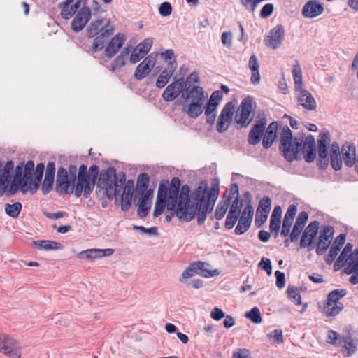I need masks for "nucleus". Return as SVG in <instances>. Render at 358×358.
<instances>
[{"mask_svg": "<svg viewBox=\"0 0 358 358\" xmlns=\"http://www.w3.org/2000/svg\"><path fill=\"white\" fill-rule=\"evenodd\" d=\"M180 187L178 177H173L170 182L168 180L160 181L153 216L162 215L166 205L168 210L176 208L175 213L178 219L189 222L197 215L198 224H202L218 197V187L214 186L209 189L206 181H201L192 192L187 184Z\"/></svg>", "mask_w": 358, "mask_h": 358, "instance_id": "f257e3e1", "label": "nucleus"}, {"mask_svg": "<svg viewBox=\"0 0 358 358\" xmlns=\"http://www.w3.org/2000/svg\"><path fill=\"white\" fill-rule=\"evenodd\" d=\"M280 148L285 158L288 162L296 159L297 153L301 151L304 154V159L310 163L316 157L315 140L313 136L308 135L305 138H293L292 131L285 126L280 134Z\"/></svg>", "mask_w": 358, "mask_h": 358, "instance_id": "f03ea898", "label": "nucleus"}, {"mask_svg": "<svg viewBox=\"0 0 358 358\" xmlns=\"http://www.w3.org/2000/svg\"><path fill=\"white\" fill-rule=\"evenodd\" d=\"M60 15L64 20L74 16L71 23L73 31H81L90 21L92 16L91 8L87 6V0H64L59 3Z\"/></svg>", "mask_w": 358, "mask_h": 358, "instance_id": "7ed1b4c3", "label": "nucleus"}, {"mask_svg": "<svg viewBox=\"0 0 358 358\" xmlns=\"http://www.w3.org/2000/svg\"><path fill=\"white\" fill-rule=\"evenodd\" d=\"M354 331L347 328L342 334L334 330H329L327 333V343L339 348V351L345 357L354 355L357 351L358 339L354 336Z\"/></svg>", "mask_w": 358, "mask_h": 358, "instance_id": "20e7f679", "label": "nucleus"}, {"mask_svg": "<svg viewBox=\"0 0 358 358\" xmlns=\"http://www.w3.org/2000/svg\"><path fill=\"white\" fill-rule=\"evenodd\" d=\"M125 185L124 174L120 178L116 174L115 169L103 171L100 173L98 187H101L106 196L110 199L120 194L122 187Z\"/></svg>", "mask_w": 358, "mask_h": 358, "instance_id": "39448f33", "label": "nucleus"}, {"mask_svg": "<svg viewBox=\"0 0 358 358\" xmlns=\"http://www.w3.org/2000/svg\"><path fill=\"white\" fill-rule=\"evenodd\" d=\"M77 182L74 185V194L76 197H80L83 193L85 197H88L92 193L94 183L91 176L87 173V166H80L78 172Z\"/></svg>", "mask_w": 358, "mask_h": 358, "instance_id": "423d86ee", "label": "nucleus"}, {"mask_svg": "<svg viewBox=\"0 0 358 358\" xmlns=\"http://www.w3.org/2000/svg\"><path fill=\"white\" fill-rule=\"evenodd\" d=\"M252 118V99L250 96H247L241 103L239 109L235 116V122L241 128H245L250 124Z\"/></svg>", "mask_w": 358, "mask_h": 358, "instance_id": "0eeeda50", "label": "nucleus"}, {"mask_svg": "<svg viewBox=\"0 0 358 358\" xmlns=\"http://www.w3.org/2000/svg\"><path fill=\"white\" fill-rule=\"evenodd\" d=\"M21 350L15 338L7 334H0V352L11 358H20Z\"/></svg>", "mask_w": 358, "mask_h": 358, "instance_id": "6e6552de", "label": "nucleus"}, {"mask_svg": "<svg viewBox=\"0 0 358 358\" xmlns=\"http://www.w3.org/2000/svg\"><path fill=\"white\" fill-rule=\"evenodd\" d=\"M187 83L182 78H179L169 84L162 94V98L166 101L175 100L180 93L186 92Z\"/></svg>", "mask_w": 358, "mask_h": 358, "instance_id": "1a4fd4ad", "label": "nucleus"}, {"mask_svg": "<svg viewBox=\"0 0 358 358\" xmlns=\"http://www.w3.org/2000/svg\"><path fill=\"white\" fill-rule=\"evenodd\" d=\"M285 29L282 24H278L270 30L264 40L265 45L273 50L278 48L285 38Z\"/></svg>", "mask_w": 358, "mask_h": 358, "instance_id": "9d476101", "label": "nucleus"}, {"mask_svg": "<svg viewBox=\"0 0 358 358\" xmlns=\"http://www.w3.org/2000/svg\"><path fill=\"white\" fill-rule=\"evenodd\" d=\"M72 181L68 176L67 170L60 167L57 170L55 189L59 194H67L71 193Z\"/></svg>", "mask_w": 358, "mask_h": 358, "instance_id": "9b49d317", "label": "nucleus"}, {"mask_svg": "<svg viewBox=\"0 0 358 358\" xmlns=\"http://www.w3.org/2000/svg\"><path fill=\"white\" fill-rule=\"evenodd\" d=\"M334 230L332 227L327 226L320 231L318 242L316 245V253L318 255H323L332 241Z\"/></svg>", "mask_w": 358, "mask_h": 358, "instance_id": "f8f14e48", "label": "nucleus"}, {"mask_svg": "<svg viewBox=\"0 0 358 358\" xmlns=\"http://www.w3.org/2000/svg\"><path fill=\"white\" fill-rule=\"evenodd\" d=\"M208 94L200 86H193L191 89L187 87L186 92H182V97L185 99H189L190 102L194 104L203 106Z\"/></svg>", "mask_w": 358, "mask_h": 358, "instance_id": "ddd939ff", "label": "nucleus"}, {"mask_svg": "<svg viewBox=\"0 0 358 358\" xmlns=\"http://www.w3.org/2000/svg\"><path fill=\"white\" fill-rule=\"evenodd\" d=\"M318 227V221L315 220L309 223L302 234L300 242L301 248L308 247L309 250L313 249L312 243L317 234Z\"/></svg>", "mask_w": 358, "mask_h": 358, "instance_id": "4468645a", "label": "nucleus"}, {"mask_svg": "<svg viewBox=\"0 0 358 358\" xmlns=\"http://www.w3.org/2000/svg\"><path fill=\"white\" fill-rule=\"evenodd\" d=\"M114 31L113 26L109 22L104 24V27L101 28V34L96 36L92 49L94 52H96L103 48L106 39L110 36Z\"/></svg>", "mask_w": 358, "mask_h": 358, "instance_id": "2eb2a0df", "label": "nucleus"}, {"mask_svg": "<svg viewBox=\"0 0 358 358\" xmlns=\"http://www.w3.org/2000/svg\"><path fill=\"white\" fill-rule=\"evenodd\" d=\"M13 167L14 164L12 161L8 162L5 164L0 162V195L3 194L8 187Z\"/></svg>", "mask_w": 358, "mask_h": 358, "instance_id": "dca6fc26", "label": "nucleus"}, {"mask_svg": "<svg viewBox=\"0 0 358 358\" xmlns=\"http://www.w3.org/2000/svg\"><path fill=\"white\" fill-rule=\"evenodd\" d=\"M297 92H299L297 94V102L299 105L301 106L307 110H315L317 103L311 93L306 89H301Z\"/></svg>", "mask_w": 358, "mask_h": 358, "instance_id": "f3484780", "label": "nucleus"}, {"mask_svg": "<svg viewBox=\"0 0 358 358\" xmlns=\"http://www.w3.org/2000/svg\"><path fill=\"white\" fill-rule=\"evenodd\" d=\"M266 125V118L260 119L251 129L248 134V143L255 145L260 142Z\"/></svg>", "mask_w": 358, "mask_h": 358, "instance_id": "a211bd4d", "label": "nucleus"}, {"mask_svg": "<svg viewBox=\"0 0 358 358\" xmlns=\"http://www.w3.org/2000/svg\"><path fill=\"white\" fill-rule=\"evenodd\" d=\"M155 64V58L150 55L145 57L136 67L134 76L137 80H142L150 73Z\"/></svg>", "mask_w": 358, "mask_h": 358, "instance_id": "6ab92c4d", "label": "nucleus"}, {"mask_svg": "<svg viewBox=\"0 0 358 358\" xmlns=\"http://www.w3.org/2000/svg\"><path fill=\"white\" fill-rule=\"evenodd\" d=\"M177 67V62L175 59L168 63L166 68L161 72L156 81V86L158 88L164 87L169 81Z\"/></svg>", "mask_w": 358, "mask_h": 358, "instance_id": "aec40b11", "label": "nucleus"}, {"mask_svg": "<svg viewBox=\"0 0 358 358\" xmlns=\"http://www.w3.org/2000/svg\"><path fill=\"white\" fill-rule=\"evenodd\" d=\"M114 250L111 248L108 249H87L83 250L78 254V257L80 259H93L96 258H101L103 257H108L113 254Z\"/></svg>", "mask_w": 358, "mask_h": 358, "instance_id": "412c9836", "label": "nucleus"}, {"mask_svg": "<svg viewBox=\"0 0 358 358\" xmlns=\"http://www.w3.org/2000/svg\"><path fill=\"white\" fill-rule=\"evenodd\" d=\"M134 192V182L129 180L122 187L121 192V209L122 211H127L131 205V199Z\"/></svg>", "mask_w": 358, "mask_h": 358, "instance_id": "4be33fe9", "label": "nucleus"}, {"mask_svg": "<svg viewBox=\"0 0 358 358\" xmlns=\"http://www.w3.org/2000/svg\"><path fill=\"white\" fill-rule=\"evenodd\" d=\"M125 39L124 34L120 33L113 37L105 49L106 56L108 58H111L115 55L123 45Z\"/></svg>", "mask_w": 358, "mask_h": 358, "instance_id": "5701e85b", "label": "nucleus"}, {"mask_svg": "<svg viewBox=\"0 0 358 358\" xmlns=\"http://www.w3.org/2000/svg\"><path fill=\"white\" fill-rule=\"evenodd\" d=\"M55 174V163L49 162L46 166L45 178L42 184L41 190L44 194H48L52 189Z\"/></svg>", "mask_w": 358, "mask_h": 358, "instance_id": "b1692460", "label": "nucleus"}, {"mask_svg": "<svg viewBox=\"0 0 358 358\" xmlns=\"http://www.w3.org/2000/svg\"><path fill=\"white\" fill-rule=\"evenodd\" d=\"M324 11V8L320 3L316 1H308L302 8V15L307 18L315 17Z\"/></svg>", "mask_w": 358, "mask_h": 358, "instance_id": "393cba45", "label": "nucleus"}, {"mask_svg": "<svg viewBox=\"0 0 358 358\" xmlns=\"http://www.w3.org/2000/svg\"><path fill=\"white\" fill-rule=\"evenodd\" d=\"M342 160L344 164L350 167L355 164L356 150L353 145L344 144L341 148Z\"/></svg>", "mask_w": 358, "mask_h": 358, "instance_id": "a878e982", "label": "nucleus"}, {"mask_svg": "<svg viewBox=\"0 0 358 358\" xmlns=\"http://www.w3.org/2000/svg\"><path fill=\"white\" fill-rule=\"evenodd\" d=\"M330 141L329 134L327 131H323L320 133L318 139V154L320 159L327 162L328 150L327 144Z\"/></svg>", "mask_w": 358, "mask_h": 358, "instance_id": "bb28decb", "label": "nucleus"}, {"mask_svg": "<svg viewBox=\"0 0 358 358\" xmlns=\"http://www.w3.org/2000/svg\"><path fill=\"white\" fill-rule=\"evenodd\" d=\"M278 126V125L276 122H273L267 127L262 142V145L264 148L267 149L272 145L273 141L276 137Z\"/></svg>", "mask_w": 358, "mask_h": 358, "instance_id": "cd10ccee", "label": "nucleus"}, {"mask_svg": "<svg viewBox=\"0 0 358 358\" xmlns=\"http://www.w3.org/2000/svg\"><path fill=\"white\" fill-rule=\"evenodd\" d=\"M204 267L205 265L203 262H194L182 272V277L180 279L187 280V279L198 274L199 271H204Z\"/></svg>", "mask_w": 358, "mask_h": 358, "instance_id": "c85d7f7f", "label": "nucleus"}, {"mask_svg": "<svg viewBox=\"0 0 358 358\" xmlns=\"http://www.w3.org/2000/svg\"><path fill=\"white\" fill-rule=\"evenodd\" d=\"M34 170V162L32 160H29L24 165V184L22 185V192H25L29 182L32 181V174Z\"/></svg>", "mask_w": 358, "mask_h": 358, "instance_id": "c756f323", "label": "nucleus"}, {"mask_svg": "<svg viewBox=\"0 0 358 358\" xmlns=\"http://www.w3.org/2000/svg\"><path fill=\"white\" fill-rule=\"evenodd\" d=\"M346 294L347 292L344 289H338L330 292L327 295V304L329 306L340 303L339 300L344 297Z\"/></svg>", "mask_w": 358, "mask_h": 358, "instance_id": "7c9ffc66", "label": "nucleus"}, {"mask_svg": "<svg viewBox=\"0 0 358 358\" xmlns=\"http://www.w3.org/2000/svg\"><path fill=\"white\" fill-rule=\"evenodd\" d=\"M103 19H99L92 21L90 24L87 28V34L90 37L93 38L96 35L101 34V28L104 27V25H103Z\"/></svg>", "mask_w": 358, "mask_h": 358, "instance_id": "2f4dec72", "label": "nucleus"}, {"mask_svg": "<svg viewBox=\"0 0 358 358\" xmlns=\"http://www.w3.org/2000/svg\"><path fill=\"white\" fill-rule=\"evenodd\" d=\"M203 109L202 105L189 103L188 106L186 108H184L183 110L189 117L196 119L202 114Z\"/></svg>", "mask_w": 358, "mask_h": 358, "instance_id": "473e14b6", "label": "nucleus"}, {"mask_svg": "<svg viewBox=\"0 0 358 358\" xmlns=\"http://www.w3.org/2000/svg\"><path fill=\"white\" fill-rule=\"evenodd\" d=\"M230 201L231 196H228L226 199L222 200L219 202L215 212V217L217 220H220L224 217L229 208Z\"/></svg>", "mask_w": 358, "mask_h": 358, "instance_id": "72a5a7b5", "label": "nucleus"}, {"mask_svg": "<svg viewBox=\"0 0 358 358\" xmlns=\"http://www.w3.org/2000/svg\"><path fill=\"white\" fill-rule=\"evenodd\" d=\"M344 308L342 303H334L333 305H326L324 307L323 312L327 317H334L338 315Z\"/></svg>", "mask_w": 358, "mask_h": 358, "instance_id": "f704fd0d", "label": "nucleus"}, {"mask_svg": "<svg viewBox=\"0 0 358 358\" xmlns=\"http://www.w3.org/2000/svg\"><path fill=\"white\" fill-rule=\"evenodd\" d=\"M352 245L350 243H347L345 246L344 247L343 250H342L341 253L338 256V258L337 259L334 267H339L341 268L344 265L345 262L348 260V258L350 255L349 253L352 251Z\"/></svg>", "mask_w": 358, "mask_h": 358, "instance_id": "c9c22d12", "label": "nucleus"}, {"mask_svg": "<svg viewBox=\"0 0 358 358\" xmlns=\"http://www.w3.org/2000/svg\"><path fill=\"white\" fill-rule=\"evenodd\" d=\"M292 75L294 81L295 90L298 91L302 89V73L300 65L298 62L293 66Z\"/></svg>", "mask_w": 358, "mask_h": 358, "instance_id": "e433bc0d", "label": "nucleus"}, {"mask_svg": "<svg viewBox=\"0 0 358 358\" xmlns=\"http://www.w3.org/2000/svg\"><path fill=\"white\" fill-rule=\"evenodd\" d=\"M22 206L20 202H15L13 204L6 203L5 205V213L10 217L13 218L18 217L21 210Z\"/></svg>", "mask_w": 358, "mask_h": 358, "instance_id": "4c0bfd02", "label": "nucleus"}, {"mask_svg": "<svg viewBox=\"0 0 358 358\" xmlns=\"http://www.w3.org/2000/svg\"><path fill=\"white\" fill-rule=\"evenodd\" d=\"M271 208V200L268 196H264L262 198L259 203L257 213H262L268 215V213Z\"/></svg>", "mask_w": 358, "mask_h": 358, "instance_id": "58836bf2", "label": "nucleus"}, {"mask_svg": "<svg viewBox=\"0 0 358 358\" xmlns=\"http://www.w3.org/2000/svg\"><path fill=\"white\" fill-rule=\"evenodd\" d=\"M346 274L350 275L352 273L358 274V260L356 257H353V254H350L348 258L347 266L345 268Z\"/></svg>", "mask_w": 358, "mask_h": 358, "instance_id": "ea45409f", "label": "nucleus"}, {"mask_svg": "<svg viewBox=\"0 0 358 358\" xmlns=\"http://www.w3.org/2000/svg\"><path fill=\"white\" fill-rule=\"evenodd\" d=\"M287 293L288 297L294 304L298 306L301 304V297L296 287L289 285L287 289Z\"/></svg>", "mask_w": 358, "mask_h": 358, "instance_id": "a19ab883", "label": "nucleus"}, {"mask_svg": "<svg viewBox=\"0 0 358 358\" xmlns=\"http://www.w3.org/2000/svg\"><path fill=\"white\" fill-rule=\"evenodd\" d=\"M234 105L232 102H228L222 108L219 117L231 122L234 115Z\"/></svg>", "mask_w": 358, "mask_h": 358, "instance_id": "79ce46f5", "label": "nucleus"}, {"mask_svg": "<svg viewBox=\"0 0 358 358\" xmlns=\"http://www.w3.org/2000/svg\"><path fill=\"white\" fill-rule=\"evenodd\" d=\"M251 222H252L249 221L248 219L246 220L244 217H240L238 224L234 230L235 234L237 235L244 234L250 228Z\"/></svg>", "mask_w": 358, "mask_h": 358, "instance_id": "37998d69", "label": "nucleus"}, {"mask_svg": "<svg viewBox=\"0 0 358 358\" xmlns=\"http://www.w3.org/2000/svg\"><path fill=\"white\" fill-rule=\"evenodd\" d=\"M245 316L255 324H260L262 321L260 310L257 307L252 308L245 314Z\"/></svg>", "mask_w": 358, "mask_h": 358, "instance_id": "c03bdc74", "label": "nucleus"}, {"mask_svg": "<svg viewBox=\"0 0 358 358\" xmlns=\"http://www.w3.org/2000/svg\"><path fill=\"white\" fill-rule=\"evenodd\" d=\"M152 43V39L148 38L140 43L135 48L136 49V51H138V52H141L143 55H145L151 49Z\"/></svg>", "mask_w": 358, "mask_h": 358, "instance_id": "a18cd8bd", "label": "nucleus"}, {"mask_svg": "<svg viewBox=\"0 0 358 358\" xmlns=\"http://www.w3.org/2000/svg\"><path fill=\"white\" fill-rule=\"evenodd\" d=\"M149 182V176L145 173H141L137 179V190H146L148 187Z\"/></svg>", "mask_w": 358, "mask_h": 358, "instance_id": "49530a36", "label": "nucleus"}, {"mask_svg": "<svg viewBox=\"0 0 358 358\" xmlns=\"http://www.w3.org/2000/svg\"><path fill=\"white\" fill-rule=\"evenodd\" d=\"M243 206L242 201L239 197H235L232 204L230 207L229 212L228 214H231L233 215H236L239 217L241 213V210Z\"/></svg>", "mask_w": 358, "mask_h": 358, "instance_id": "de8ad7c7", "label": "nucleus"}, {"mask_svg": "<svg viewBox=\"0 0 358 358\" xmlns=\"http://www.w3.org/2000/svg\"><path fill=\"white\" fill-rule=\"evenodd\" d=\"M23 168L22 166H17L15 169V175L13 180L11 183V189L15 185V182H17L18 185L24 184V176H22Z\"/></svg>", "mask_w": 358, "mask_h": 358, "instance_id": "09e8293b", "label": "nucleus"}, {"mask_svg": "<svg viewBox=\"0 0 358 358\" xmlns=\"http://www.w3.org/2000/svg\"><path fill=\"white\" fill-rule=\"evenodd\" d=\"M331 166L335 171L341 169L342 167V158L341 154L331 155H330Z\"/></svg>", "mask_w": 358, "mask_h": 358, "instance_id": "8fccbe9b", "label": "nucleus"}, {"mask_svg": "<svg viewBox=\"0 0 358 358\" xmlns=\"http://www.w3.org/2000/svg\"><path fill=\"white\" fill-rule=\"evenodd\" d=\"M231 121L226 119L218 117L217 123L216 126V130L219 133H223L227 131L229 128Z\"/></svg>", "mask_w": 358, "mask_h": 358, "instance_id": "3c124183", "label": "nucleus"}, {"mask_svg": "<svg viewBox=\"0 0 358 358\" xmlns=\"http://www.w3.org/2000/svg\"><path fill=\"white\" fill-rule=\"evenodd\" d=\"M68 176L72 181V187L71 188V193L73 192L74 185L76 180L77 175V166L76 165H70L68 169Z\"/></svg>", "mask_w": 358, "mask_h": 358, "instance_id": "603ef678", "label": "nucleus"}, {"mask_svg": "<svg viewBox=\"0 0 358 358\" xmlns=\"http://www.w3.org/2000/svg\"><path fill=\"white\" fill-rule=\"evenodd\" d=\"M179 281L187 287H193L196 289L202 287L203 284V280L201 279H195L192 280H183L182 279H179Z\"/></svg>", "mask_w": 358, "mask_h": 358, "instance_id": "864d4df0", "label": "nucleus"}, {"mask_svg": "<svg viewBox=\"0 0 358 358\" xmlns=\"http://www.w3.org/2000/svg\"><path fill=\"white\" fill-rule=\"evenodd\" d=\"M274 10V6L272 3H267L263 6L260 11V17L266 19L271 15Z\"/></svg>", "mask_w": 358, "mask_h": 358, "instance_id": "5fc2aeb1", "label": "nucleus"}, {"mask_svg": "<svg viewBox=\"0 0 358 358\" xmlns=\"http://www.w3.org/2000/svg\"><path fill=\"white\" fill-rule=\"evenodd\" d=\"M341 248L338 245H332L330 248V250L329 255L326 259V262L327 264H331L333 261L335 259L336 257L338 255V252L340 251Z\"/></svg>", "mask_w": 358, "mask_h": 358, "instance_id": "6e6d98bb", "label": "nucleus"}, {"mask_svg": "<svg viewBox=\"0 0 358 358\" xmlns=\"http://www.w3.org/2000/svg\"><path fill=\"white\" fill-rule=\"evenodd\" d=\"M172 7L170 3L169 2H163L159 8V14L163 17H166L171 13Z\"/></svg>", "mask_w": 358, "mask_h": 358, "instance_id": "4d7b16f0", "label": "nucleus"}, {"mask_svg": "<svg viewBox=\"0 0 358 358\" xmlns=\"http://www.w3.org/2000/svg\"><path fill=\"white\" fill-rule=\"evenodd\" d=\"M125 64V58L118 55L113 62L110 70L114 72L116 69L124 66Z\"/></svg>", "mask_w": 358, "mask_h": 358, "instance_id": "13d9d810", "label": "nucleus"}, {"mask_svg": "<svg viewBox=\"0 0 358 358\" xmlns=\"http://www.w3.org/2000/svg\"><path fill=\"white\" fill-rule=\"evenodd\" d=\"M304 227L301 225L297 226L296 224H294L293 229L290 234V241L292 242H296L299 239L300 234L303 230Z\"/></svg>", "mask_w": 358, "mask_h": 358, "instance_id": "bf43d9fd", "label": "nucleus"}, {"mask_svg": "<svg viewBox=\"0 0 358 358\" xmlns=\"http://www.w3.org/2000/svg\"><path fill=\"white\" fill-rule=\"evenodd\" d=\"M254 210L251 204H248L241 213V217H244L246 220L252 222L253 218Z\"/></svg>", "mask_w": 358, "mask_h": 358, "instance_id": "052dcab7", "label": "nucleus"}, {"mask_svg": "<svg viewBox=\"0 0 358 358\" xmlns=\"http://www.w3.org/2000/svg\"><path fill=\"white\" fill-rule=\"evenodd\" d=\"M149 209L150 206L147 205V203L139 201L137 214L140 217L143 218L147 216Z\"/></svg>", "mask_w": 358, "mask_h": 358, "instance_id": "680f3d73", "label": "nucleus"}, {"mask_svg": "<svg viewBox=\"0 0 358 358\" xmlns=\"http://www.w3.org/2000/svg\"><path fill=\"white\" fill-rule=\"evenodd\" d=\"M259 266L265 270L268 275H271L272 266L271 260L269 259L264 257L262 258L259 264Z\"/></svg>", "mask_w": 358, "mask_h": 358, "instance_id": "e2e57ef3", "label": "nucleus"}, {"mask_svg": "<svg viewBox=\"0 0 358 358\" xmlns=\"http://www.w3.org/2000/svg\"><path fill=\"white\" fill-rule=\"evenodd\" d=\"M275 275L276 278V286L279 289H282L285 285V275L284 273L276 271L275 272Z\"/></svg>", "mask_w": 358, "mask_h": 358, "instance_id": "0e129e2a", "label": "nucleus"}, {"mask_svg": "<svg viewBox=\"0 0 358 358\" xmlns=\"http://www.w3.org/2000/svg\"><path fill=\"white\" fill-rule=\"evenodd\" d=\"M63 249V245L56 241L46 240V244L45 245V250H57Z\"/></svg>", "mask_w": 358, "mask_h": 358, "instance_id": "69168bd1", "label": "nucleus"}, {"mask_svg": "<svg viewBox=\"0 0 358 358\" xmlns=\"http://www.w3.org/2000/svg\"><path fill=\"white\" fill-rule=\"evenodd\" d=\"M44 164L39 163L37 164L36 168L34 171V179H36L37 182H41L43 177V171H44Z\"/></svg>", "mask_w": 358, "mask_h": 358, "instance_id": "338daca9", "label": "nucleus"}, {"mask_svg": "<svg viewBox=\"0 0 358 358\" xmlns=\"http://www.w3.org/2000/svg\"><path fill=\"white\" fill-rule=\"evenodd\" d=\"M233 358H251L250 352L248 350L243 348L233 353Z\"/></svg>", "mask_w": 358, "mask_h": 358, "instance_id": "774afa93", "label": "nucleus"}]
</instances>
